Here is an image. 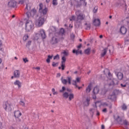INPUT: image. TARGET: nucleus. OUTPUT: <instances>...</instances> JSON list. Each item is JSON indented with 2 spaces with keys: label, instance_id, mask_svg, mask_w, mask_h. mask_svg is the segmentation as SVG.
<instances>
[{
  "label": "nucleus",
  "instance_id": "nucleus-48",
  "mask_svg": "<svg viewBox=\"0 0 129 129\" xmlns=\"http://www.w3.org/2000/svg\"><path fill=\"white\" fill-rule=\"evenodd\" d=\"M23 61L25 63H27V62H29V60L26 58H23Z\"/></svg>",
  "mask_w": 129,
  "mask_h": 129
},
{
  "label": "nucleus",
  "instance_id": "nucleus-57",
  "mask_svg": "<svg viewBox=\"0 0 129 129\" xmlns=\"http://www.w3.org/2000/svg\"><path fill=\"white\" fill-rule=\"evenodd\" d=\"M53 95H57L58 94V92L56 91L53 93Z\"/></svg>",
  "mask_w": 129,
  "mask_h": 129
},
{
  "label": "nucleus",
  "instance_id": "nucleus-28",
  "mask_svg": "<svg viewBox=\"0 0 129 129\" xmlns=\"http://www.w3.org/2000/svg\"><path fill=\"white\" fill-rule=\"evenodd\" d=\"M73 53H74V54H76V55H78V54H82V50H80V51H78V50H75V49H74L73 50Z\"/></svg>",
  "mask_w": 129,
  "mask_h": 129
},
{
  "label": "nucleus",
  "instance_id": "nucleus-64",
  "mask_svg": "<svg viewBox=\"0 0 129 129\" xmlns=\"http://www.w3.org/2000/svg\"><path fill=\"white\" fill-rule=\"evenodd\" d=\"M100 114L99 113V112L98 111H97V115H99Z\"/></svg>",
  "mask_w": 129,
  "mask_h": 129
},
{
  "label": "nucleus",
  "instance_id": "nucleus-58",
  "mask_svg": "<svg viewBox=\"0 0 129 129\" xmlns=\"http://www.w3.org/2000/svg\"><path fill=\"white\" fill-rule=\"evenodd\" d=\"M46 62H47L48 63H50V59H49L48 58H47V59H46Z\"/></svg>",
  "mask_w": 129,
  "mask_h": 129
},
{
  "label": "nucleus",
  "instance_id": "nucleus-40",
  "mask_svg": "<svg viewBox=\"0 0 129 129\" xmlns=\"http://www.w3.org/2000/svg\"><path fill=\"white\" fill-rule=\"evenodd\" d=\"M90 112L91 114H92V115H93L94 113V109L93 108L90 109Z\"/></svg>",
  "mask_w": 129,
  "mask_h": 129
},
{
  "label": "nucleus",
  "instance_id": "nucleus-18",
  "mask_svg": "<svg viewBox=\"0 0 129 129\" xmlns=\"http://www.w3.org/2000/svg\"><path fill=\"white\" fill-rule=\"evenodd\" d=\"M103 106H108L110 109L112 108V104L111 103L108 104L106 102H103L102 103Z\"/></svg>",
  "mask_w": 129,
  "mask_h": 129
},
{
  "label": "nucleus",
  "instance_id": "nucleus-61",
  "mask_svg": "<svg viewBox=\"0 0 129 129\" xmlns=\"http://www.w3.org/2000/svg\"><path fill=\"white\" fill-rule=\"evenodd\" d=\"M67 91H68L69 92H71V89H67Z\"/></svg>",
  "mask_w": 129,
  "mask_h": 129
},
{
  "label": "nucleus",
  "instance_id": "nucleus-5",
  "mask_svg": "<svg viewBox=\"0 0 129 129\" xmlns=\"http://www.w3.org/2000/svg\"><path fill=\"white\" fill-rule=\"evenodd\" d=\"M60 39V35L56 34L52 37V39L50 40V43L52 44V45H55V44H57V43H59Z\"/></svg>",
  "mask_w": 129,
  "mask_h": 129
},
{
  "label": "nucleus",
  "instance_id": "nucleus-45",
  "mask_svg": "<svg viewBox=\"0 0 129 129\" xmlns=\"http://www.w3.org/2000/svg\"><path fill=\"white\" fill-rule=\"evenodd\" d=\"M62 54H64V56H68L69 52L68 51H64L62 52Z\"/></svg>",
  "mask_w": 129,
  "mask_h": 129
},
{
  "label": "nucleus",
  "instance_id": "nucleus-34",
  "mask_svg": "<svg viewBox=\"0 0 129 129\" xmlns=\"http://www.w3.org/2000/svg\"><path fill=\"white\" fill-rule=\"evenodd\" d=\"M59 59H60V56L59 55V54H57L56 55L54 56V57H53V60H59Z\"/></svg>",
  "mask_w": 129,
  "mask_h": 129
},
{
  "label": "nucleus",
  "instance_id": "nucleus-7",
  "mask_svg": "<svg viewBox=\"0 0 129 129\" xmlns=\"http://www.w3.org/2000/svg\"><path fill=\"white\" fill-rule=\"evenodd\" d=\"M62 96L63 97H64V98H66V99H67V98H69V100L70 101H71L72 99H74V94L73 93L69 94V93L67 92L63 93L62 94Z\"/></svg>",
  "mask_w": 129,
  "mask_h": 129
},
{
  "label": "nucleus",
  "instance_id": "nucleus-10",
  "mask_svg": "<svg viewBox=\"0 0 129 129\" xmlns=\"http://www.w3.org/2000/svg\"><path fill=\"white\" fill-rule=\"evenodd\" d=\"M21 115H22V113L21 111L17 110L14 112V116L15 117H16V119L17 122H20L21 119L20 118V116H21Z\"/></svg>",
  "mask_w": 129,
  "mask_h": 129
},
{
  "label": "nucleus",
  "instance_id": "nucleus-38",
  "mask_svg": "<svg viewBox=\"0 0 129 129\" xmlns=\"http://www.w3.org/2000/svg\"><path fill=\"white\" fill-rule=\"evenodd\" d=\"M20 104L23 107H25L26 105H25V102H24L23 101H21L20 102Z\"/></svg>",
  "mask_w": 129,
  "mask_h": 129
},
{
  "label": "nucleus",
  "instance_id": "nucleus-17",
  "mask_svg": "<svg viewBox=\"0 0 129 129\" xmlns=\"http://www.w3.org/2000/svg\"><path fill=\"white\" fill-rule=\"evenodd\" d=\"M115 74L119 80H121L123 78V74L122 73L115 72Z\"/></svg>",
  "mask_w": 129,
  "mask_h": 129
},
{
  "label": "nucleus",
  "instance_id": "nucleus-41",
  "mask_svg": "<svg viewBox=\"0 0 129 129\" xmlns=\"http://www.w3.org/2000/svg\"><path fill=\"white\" fill-rule=\"evenodd\" d=\"M65 90H66V88H65V87H62V89L59 90V92H61V93L64 92Z\"/></svg>",
  "mask_w": 129,
  "mask_h": 129
},
{
  "label": "nucleus",
  "instance_id": "nucleus-43",
  "mask_svg": "<svg viewBox=\"0 0 129 129\" xmlns=\"http://www.w3.org/2000/svg\"><path fill=\"white\" fill-rule=\"evenodd\" d=\"M123 124H124V125H128V121H127V120H124L123 121Z\"/></svg>",
  "mask_w": 129,
  "mask_h": 129
},
{
  "label": "nucleus",
  "instance_id": "nucleus-23",
  "mask_svg": "<svg viewBox=\"0 0 129 129\" xmlns=\"http://www.w3.org/2000/svg\"><path fill=\"white\" fill-rule=\"evenodd\" d=\"M14 84L15 85H17V86H18L19 88H21V86H22V83H21L20 82V81L19 80H17L14 82Z\"/></svg>",
  "mask_w": 129,
  "mask_h": 129
},
{
  "label": "nucleus",
  "instance_id": "nucleus-37",
  "mask_svg": "<svg viewBox=\"0 0 129 129\" xmlns=\"http://www.w3.org/2000/svg\"><path fill=\"white\" fill-rule=\"evenodd\" d=\"M52 5L53 6H57V5H58V2H57V0H53Z\"/></svg>",
  "mask_w": 129,
  "mask_h": 129
},
{
  "label": "nucleus",
  "instance_id": "nucleus-19",
  "mask_svg": "<svg viewBox=\"0 0 129 129\" xmlns=\"http://www.w3.org/2000/svg\"><path fill=\"white\" fill-rule=\"evenodd\" d=\"M93 23V24L94 25V26H100V20L94 19Z\"/></svg>",
  "mask_w": 129,
  "mask_h": 129
},
{
  "label": "nucleus",
  "instance_id": "nucleus-31",
  "mask_svg": "<svg viewBox=\"0 0 129 129\" xmlns=\"http://www.w3.org/2000/svg\"><path fill=\"white\" fill-rule=\"evenodd\" d=\"M29 38V35L28 34H26L23 36V40L24 41H27L28 39Z\"/></svg>",
  "mask_w": 129,
  "mask_h": 129
},
{
  "label": "nucleus",
  "instance_id": "nucleus-24",
  "mask_svg": "<svg viewBox=\"0 0 129 129\" xmlns=\"http://www.w3.org/2000/svg\"><path fill=\"white\" fill-rule=\"evenodd\" d=\"M108 48H105L103 50V52L101 54V57H104V56H105V54L107 52Z\"/></svg>",
  "mask_w": 129,
  "mask_h": 129
},
{
  "label": "nucleus",
  "instance_id": "nucleus-25",
  "mask_svg": "<svg viewBox=\"0 0 129 129\" xmlns=\"http://www.w3.org/2000/svg\"><path fill=\"white\" fill-rule=\"evenodd\" d=\"M115 98V94H112V95H109L108 96V99H110V100H114Z\"/></svg>",
  "mask_w": 129,
  "mask_h": 129
},
{
  "label": "nucleus",
  "instance_id": "nucleus-9",
  "mask_svg": "<svg viewBox=\"0 0 129 129\" xmlns=\"http://www.w3.org/2000/svg\"><path fill=\"white\" fill-rule=\"evenodd\" d=\"M3 107L5 110L12 111V103L10 102H5L3 104Z\"/></svg>",
  "mask_w": 129,
  "mask_h": 129
},
{
  "label": "nucleus",
  "instance_id": "nucleus-15",
  "mask_svg": "<svg viewBox=\"0 0 129 129\" xmlns=\"http://www.w3.org/2000/svg\"><path fill=\"white\" fill-rule=\"evenodd\" d=\"M126 28L124 26H121L120 29V32L122 35H125L126 34Z\"/></svg>",
  "mask_w": 129,
  "mask_h": 129
},
{
  "label": "nucleus",
  "instance_id": "nucleus-54",
  "mask_svg": "<svg viewBox=\"0 0 129 129\" xmlns=\"http://www.w3.org/2000/svg\"><path fill=\"white\" fill-rule=\"evenodd\" d=\"M120 85L122 87H126V84L123 85L122 84H121Z\"/></svg>",
  "mask_w": 129,
  "mask_h": 129
},
{
  "label": "nucleus",
  "instance_id": "nucleus-53",
  "mask_svg": "<svg viewBox=\"0 0 129 129\" xmlns=\"http://www.w3.org/2000/svg\"><path fill=\"white\" fill-rule=\"evenodd\" d=\"M52 58H53V55H48V58L50 60V59H52Z\"/></svg>",
  "mask_w": 129,
  "mask_h": 129
},
{
  "label": "nucleus",
  "instance_id": "nucleus-36",
  "mask_svg": "<svg viewBox=\"0 0 129 129\" xmlns=\"http://www.w3.org/2000/svg\"><path fill=\"white\" fill-rule=\"evenodd\" d=\"M31 44H32V41H31V40L28 41L26 44V47L27 48H29V47H30Z\"/></svg>",
  "mask_w": 129,
  "mask_h": 129
},
{
  "label": "nucleus",
  "instance_id": "nucleus-29",
  "mask_svg": "<svg viewBox=\"0 0 129 129\" xmlns=\"http://www.w3.org/2000/svg\"><path fill=\"white\" fill-rule=\"evenodd\" d=\"M61 60V64H65V62H66V57H65V56H62Z\"/></svg>",
  "mask_w": 129,
  "mask_h": 129
},
{
  "label": "nucleus",
  "instance_id": "nucleus-16",
  "mask_svg": "<svg viewBox=\"0 0 129 129\" xmlns=\"http://www.w3.org/2000/svg\"><path fill=\"white\" fill-rule=\"evenodd\" d=\"M80 82V78H77L76 81H73V85L75 86V88H77L78 87V86L77 85V83Z\"/></svg>",
  "mask_w": 129,
  "mask_h": 129
},
{
  "label": "nucleus",
  "instance_id": "nucleus-14",
  "mask_svg": "<svg viewBox=\"0 0 129 129\" xmlns=\"http://www.w3.org/2000/svg\"><path fill=\"white\" fill-rule=\"evenodd\" d=\"M21 76V71L18 70H16L14 72V78H20Z\"/></svg>",
  "mask_w": 129,
  "mask_h": 129
},
{
  "label": "nucleus",
  "instance_id": "nucleus-6",
  "mask_svg": "<svg viewBox=\"0 0 129 129\" xmlns=\"http://www.w3.org/2000/svg\"><path fill=\"white\" fill-rule=\"evenodd\" d=\"M116 85H118V81L116 79H114L113 80H108V86L109 87H114V86H116Z\"/></svg>",
  "mask_w": 129,
  "mask_h": 129
},
{
  "label": "nucleus",
  "instance_id": "nucleus-1",
  "mask_svg": "<svg viewBox=\"0 0 129 129\" xmlns=\"http://www.w3.org/2000/svg\"><path fill=\"white\" fill-rule=\"evenodd\" d=\"M18 4L20 5H24V4H26L25 12L26 13L28 19H29L31 16L30 11H31V7L32 6L31 3H29V0H20L19 1Z\"/></svg>",
  "mask_w": 129,
  "mask_h": 129
},
{
  "label": "nucleus",
  "instance_id": "nucleus-30",
  "mask_svg": "<svg viewBox=\"0 0 129 129\" xmlns=\"http://www.w3.org/2000/svg\"><path fill=\"white\" fill-rule=\"evenodd\" d=\"M41 37L40 35V33L38 32V33H36L35 34V36L34 37L35 40H39V38Z\"/></svg>",
  "mask_w": 129,
  "mask_h": 129
},
{
  "label": "nucleus",
  "instance_id": "nucleus-26",
  "mask_svg": "<svg viewBox=\"0 0 129 129\" xmlns=\"http://www.w3.org/2000/svg\"><path fill=\"white\" fill-rule=\"evenodd\" d=\"M59 34H56L59 35V37H60V35H61V36H63V35L65 34V30H64V29L63 28L60 29L59 32Z\"/></svg>",
  "mask_w": 129,
  "mask_h": 129
},
{
  "label": "nucleus",
  "instance_id": "nucleus-11",
  "mask_svg": "<svg viewBox=\"0 0 129 129\" xmlns=\"http://www.w3.org/2000/svg\"><path fill=\"white\" fill-rule=\"evenodd\" d=\"M71 77H68V81L67 79H63V77L61 78V81L62 84H64L65 85L67 84V82H68L69 84H71Z\"/></svg>",
  "mask_w": 129,
  "mask_h": 129
},
{
  "label": "nucleus",
  "instance_id": "nucleus-33",
  "mask_svg": "<svg viewBox=\"0 0 129 129\" xmlns=\"http://www.w3.org/2000/svg\"><path fill=\"white\" fill-rule=\"evenodd\" d=\"M122 109L123 110H126V109H127V106H126V105L123 104L122 106Z\"/></svg>",
  "mask_w": 129,
  "mask_h": 129
},
{
  "label": "nucleus",
  "instance_id": "nucleus-3",
  "mask_svg": "<svg viewBox=\"0 0 129 129\" xmlns=\"http://www.w3.org/2000/svg\"><path fill=\"white\" fill-rule=\"evenodd\" d=\"M76 16H77V22H81L85 20V14L81 13V11L78 10L75 13Z\"/></svg>",
  "mask_w": 129,
  "mask_h": 129
},
{
  "label": "nucleus",
  "instance_id": "nucleus-32",
  "mask_svg": "<svg viewBox=\"0 0 129 129\" xmlns=\"http://www.w3.org/2000/svg\"><path fill=\"white\" fill-rule=\"evenodd\" d=\"M98 10V7L97 6L95 7L94 9L93 10V12L94 14H96L97 13V11Z\"/></svg>",
  "mask_w": 129,
  "mask_h": 129
},
{
  "label": "nucleus",
  "instance_id": "nucleus-51",
  "mask_svg": "<svg viewBox=\"0 0 129 129\" xmlns=\"http://www.w3.org/2000/svg\"><path fill=\"white\" fill-rule=\"evenodd\" d=\"M86 30H90V25H87Z\"/></svg>",
  "mask_w": 129,
  "mask_h": 129
},
{
  "label": "nucleus",
  "instance_id": "nucleus-47",
  "mask_svg": "<svg viewBox=\"0 0 129 129\" xmlns=\"http://www.w3.org/2000/svg\"><path fill=\"white\" fill-rule=\"evenodd\" d=\"M51 30H53L52 32H56V28L54 27H52L51 28Z\"/></svg>",
  "mask_w": 129,
  "mask_h": 129
},
{
  "label": "nucleus",
  "instance_id": "nucleus-56",
  "mask_svg": "<svg viewBox=\"0 0 129 129\" xmlns=\"http://www.w3.org/2000/svg\"><path fill=\"white\" fill-rule=\"evenodd\" d=\"M71 37L74 39V38H75V35L74 34H71Z\"/></svg>",
  "mask_w": 129,
  "mask_h": 129
},
{
  "label": "nucleus",
  "instance_id": "nucleus-50",
  "mask_svg": "<svg viewBox=\"0 0 129 129\" xmlns=\"http://www.w3.org/2000/svg\"><path fill=\"white\" fill-rule=\"evenodd\" d=\"M108 75L109 76V77H110V78H111V77H112V75H111V73H110V72H108Z\"/></svg>",
  "mask_w": 129,
  "mask_h": 129
},
{
  "label": "nucleus",
  "instance_id": "nucleus-20",
  "mask_svg": "<svg viewBox=\"0 0 129 129\" xmlns=\"http://www.w3.org/2000/svg\"><path fill=\"white\" fill-rule=\"evenodd\" d=\"M114 118L119 124H121V121H122V119H121V118L119 117V116H117V117H115V116H114Z\"/></svg>",
  "mask_w": 129,
  "mask_h": 129
},
{
  "label": "nucleus",
  "instance_id": "nucleus-13",
  "mask_svg": "<svg viewBox=\"0 0 129 129\" xmlns=\"http://www.w3.org/2000/svg\"><path fill=\"white\" fill-rule=\"evenodd\" d=\"M40 37H41L42 39H44L45 38H47V35L46 34V32L44 30V29H41L39 31Z\"/></svg>",
  "mask_w": 129,
  "mask_h": 129
},
{
  "label": "nucleus",
  "instance_id": "nucleus-46",
  "mask_svg": "<svg viewBox=\"0 0 129 129\" xmlns=\"http://www.w3.org/2000/svg\"><path fill=\"white\" fill-rule=\"evenodd\" d=\"M32 12L33 13V14L34 15H35V14H36L37 13V11L36 10V9H33L32 10Z\"/></svg>",
  "mask_w": 129,
  "mask_h": 129
},
{
  "label": "nucleus",
  "instance_id": "nucleus-62",
  "mask_svg": "<svg viewBox=\"0 0 129 129\" xmlns=\"http://www.w3.org/2000/svg\"><path fill=\"white\" fill-rule=\"evenodd\" d=\"M105 128V127L104 126V125H101V129H104Z\"/></svg>",
  "mask_w": 129,
  "mask_h": 129
},
{
  "label": "nucleus",
  "instance_id": "nucleus-8",
  "mask_svg": "<svg viewBox=\"0 0 129 129\" xmlns=\"http://www.w3.org/2000/svg\"><path fill=\"white\" fill-rule=\"evenodd\" d=\"M39 12L41 14V15L45 16V15L47 14V12H48V8L45 7L44 9H43V4L42 3H40L39 4Z\"/></svg>",
  "mask_w": 129,
  "mask_h": 129
},
{
  "label": "nucleus",
  "instance_id": "nucleus-42",
  "mask_svg": "<svg viewBox=\"0 0 129 129\" xmlns=\"http://www.w3.org/2000/svg\"><path fill=\"white\" fill-rule=\"evenodd\" d=\"M58 62H53L52 64V66L53 67H56V66H58Z\"/></svg>",
  "mask_w": 129,
  "mask_h": 129
},
{
  "label": "nucleus",
  "instance_id": "nucleus-63",
  "mask_svg": "<svg viewBox=\"0 0 129 129\" xmlns=\"http://www.w3.org/2000/svg\"><path fill=\"white\" fill-rule=\"evenodd\" d=\"M52 92H53V93H54V92H55V89H54V88L52 89Z\"/></svg>",
  "mask_w": 129,
  "mask_h": 129
},
{
  "label": "nucleus",
  "instance_id": "nucleus-55",
  "mask_svg": "<svg viewBox=\"0 0 129 129\" xmlns=\"http://www.w3.org/2000/svg\"><path fill=\"white\" fill-rule=\"evenodd\" d=\"M34 69L36 70H38L39 71L40 68V67H37L36 68H34Z\"/></svg>",
  "mask_w": 129,
  "mask_h": 129
},
{
  "label": "nucleus",
  "instance_id": "nucleus-52",
  "mask_svg": "<svg viewBox=\"0 0 129 129\" xmlns=\"http://www.w3.org/2000/svg\"><path fill=\"white\" fill-rule=\"evenodd\" d=\"M103 112H107V109L106 108L102 110Z\"/></svg>",
  "mask_w": 129,
  "mask_h": 129
},
{
  "label": "nucleus",
  "instance_id": "nucleus-22",
  "mask_svg": "<svg viewBox=\"0 0 129 129\" xmlns=\"http://www.w3.org/2000/svg\"><path fill=\"white\" fill-rule=\"evenodd\" d=\"M99 92V88L97 86L95 87L93 89L94 94H97Z\"/></svg>",
  "mask_w": 129,
  "mask_h": 129
},
{
  "label": "nucleus",
  "instance_id": "nucleus-44",
  "mask_svg": "<svg viewBox=\"0 0 129 129\" xmlns=\"http://www.w3.org/2000/svg\"><path fill=\"white\" fill-rule=\"evenodd\" d=\"M76 19V17L75 16H72V18L70 19V21H75V19Z\"/></svg>",
  "mask_w": 129,
  "mask_h": 129
},
{
  "label": "nucleus",
  "instance_id": "nucleus-27",
  "mask_svg": "<svg viewBox=\"0 0 129 129\" xmlns=\"http://www.w3.org/2000/svg\"><path fill=\"white\" fill-rule=\"evenodd\" d=\"M90 101V98H87L85 102V106H88V105H89Z\"/></svg>",
  "mask_w": 129,
  "mask_h": 129
},
{
  "label": "nucleus",
  "instance_id": "nucleus-49",
  "mask_svg": "<svg viewBox=\"0 0 129 129\" xmlns=\"http://www.w3.org/2000/svg\"><path fill=\"white\" fill-rule=\"evenodd\" d=\"M61 69H62V70H65V64H61Z\"/></svg>",
  "mask_w": 129,
  "mask_h": 129
},
{
  "label": "nucleus",
  "instance_id": "nucleus-59",
  "mask_svg": "<svg viewBox=\"0 0 129 129\" xmlns=\"http://www.w3.org/2000/svg\"><path fill=\"white\" fill-rule=\"evenodd\" d=\"M61 76V74L58 73L56 75V77H60Z\"/></svg>",
  "mask_w": 129,
  "mask_h": 129
},
{
  "label": "nucleus",
  "instance_id": "nucleus-60",
  "mask_svg": "<svg viewBox=\"0 0 129 129\" xmlns=\"http://www.w3.org/2000/svg\"><path fill=\"white\" fill-rule=\"evenodd\" d=\"M81 47H82V44H80L79 46H78V49H80V48H81Z\"/></svg>",
  "mask_w": 129,
  "mask_h": 129
},
{
  "label": "nucleus",
  "instance_id": "nucleus-35",
  "mask_svg": "<svg viewBox=\"0 0 129 129\" xmlns=\"http://www.w3.org/2000/svg\"><path fill=\"white\" fill-rule=\"evenodd\" d=\"M89 53H90V48H88L85 50V54H89Z\"/></svg>",
  "mask_w": 129,
  "mask_h": 129
},
{
  "label": "nucleus",
  "instance_id": "nucleus-4",
  "mask_svg": "<svg viewBox=\"0 0 129 129\" xmlns=\"http://www.w3.org/2000/svg\"><path fill=\"white\" fill-rule=\"evenodd\" d=\"M44 23H45V18L42 16L36 20L35 25L36 27H40L44 25Z\"/></svg>",
  "mask_w": 129,
  "mask_h": 129
},
{
  "label": "nucleus",
  "instance_id": "nucleus-21",
  "mask_svg": "<svg viewBox=\"0 0 129 129\" xmlns=\"http://www.w3.org/2000/svg\"><path fill=\"white\" fill-rule=\"evenodd\" d=\"M92 85L91 84H89L88 87L86 89V93H89L91 91V87Z\"/></svg>",
  "mask_w": 129,
  "mask_h": 129
},
{
  "label": "nucleus",
  "instance_id": "nucleus-12",
  "mask_svg": "<svg viewBox=\"0 0 129 129\" xmlns=\"http://www.w3.org/2000/svg\"><path fill=\"white\" fill-rule=\"evenodd\" d=\"M8 6L9 8H15L17 6V2L15 1H10L8 2Z\"/></svg>",
  "mask_w": 129,
  "mask_h": 129
},
{
  "label": "nucleus",
  "instance_id": "nucleus-39",
  "mask_svg": "<svg viewBox=\"0 0 129 129\" xmlns=\"http://www.w3.org/2000/svg\"><path fill=\"white\" fill-rule=\"evenodd\" d=\"M122 6L125 7V10H126V4H125V1H122Z\"/></svg>",
  "mask_w": 129,
  "mask_h": 129
},
{
  "label": "nucleus",
  "instance_id": "nucleus-2",
  "mask_svg": "<svg viewBox=\"0 0 129 129\" xmlns=\"http://www.w3.org/2000/svg\"><path fill=\"white\" fill-rule=\"evenodd\" d=\"M25 20L26 21L25 23V30L27 32H30L34 28V23H33V21L31 20L27 19H25Z\"/></svg>",
  "mask_w": 129,
  "mask_h": 129
}]
</instances>
